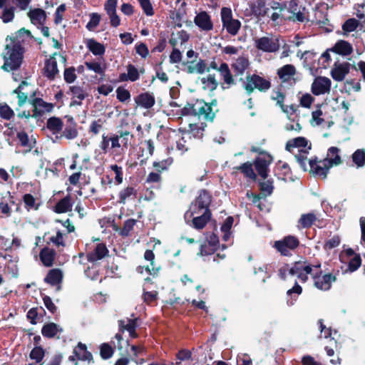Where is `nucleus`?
Returning <instances> with one entry per match:
<instances>
[{
  "mask_svg": "<svg viewBox=\"0 0 365 365\" xmlns=\"http://www.w3.org/2000/svg\"><path fill=\"white\" fill-rule=\"evenodd\" d=\"M24 49L19 42L13 41L7 44L3 54L4 63L1 66L6 71L19 69L23 62Z\"/></svg>",
  "mask_w": 365,
  "mask_h": 365,
  "instance_id": "nucleus-1",
  "label": "nucleus"
},
{
  "mask_svg": "<svg viewBox=\"0 0 365 365\" xmlns=\"http://www.w3.org/2000/svg\"><path fill=\"white\" fill-rule=\"evenodd\" d=\"M194 23L201 31L210 32L214 28L211 16L205 11H200L196 14Z\"/></svg>",
  "mask_w": 365,
  "mask_h": 365,
  "instance_id": "nucleus-10",
  "label": "nucleus"
},
{
  "mask_svg": "<svg viewBox=\"0 0 365 365\" xmlns=\"http://www.w3.org/2000/svg\"><path fill=\"white\" fill-rule=\"evenodd\" d=\"M137 191L133 187H127L119 192L118 202L125 204L127 200L135 197Z\"/></svg>",
  "mask_w": 365,
  "mask_h": 365,
  "instance_id": "nucleus-42",
  "label": "nucleus"
},
{
  "mask_svg": "<svg viewBox=\"0 0 365 365\" xmlns=\"http://www.w3.org/2000/svg\"><path fill=\"white\" fill-rule=\"evenodd\" d=\"M312 279H314V286L318 289L323 291L329 290L331 287V284L336 280L335 276L331 274L322 275V273L314 274Z\"/></svg>",
  "mask_w": 365,
  "mask_h": 365,
  "instance_id": "nucleus-13",
  "label": "nucleus"
},
{
  "mask_svg": "<svg viewBox=\"0 0 365 365\" xmlns=\"http://www.w3.org/2000/svg\"><path fill=\"white\" fill-rule=\"evenodd\" d=\"M309 163L311 171L314 174L322 177V178H325L327 177L329 169L332 167L329 164V161L324 160H320L319 162H317L314 160H310Z\"/></svg>",
  "mask_w": 365,
  "mask_h": 365,
  "instance_id": "nucleus-16",
  "label": "nucleus"
},
{
  "mask_svg": "<svg viewBox=\"0 0 365 365\" xmlns=\"http://www.w3.org/2000/svg\"><path fill=\"white\" fill-rule=\"evenodd\" d=\"M23 201L25 204L26 208L29 210L31 209L37 210L38 206L36 205V199L31 194H25L23 196Z\"/></svg>",
  "mask_w": 365,
  "mask_h": 365,
  "instance_id": "nucleus-59",
  "label": "nucleus"
},
{
  "mask_svg": "<svg viewBox=\"0 0 365 365\" xmlns=\"http://www.w3.org/2000/svg\"><path fill=\"white\" fill-rule=\"evenodd\" d=\"M136 220L133 219H128L124 222L123 227L120 232V235L127 237L129 235L130 231L133 229Z\"/></svg>",
  "mask_w": 365,
  "mask_h": 365,
  "instance_id": "nucleus-58",
  "label": "nucleus"
},
{
  "mask_svg": "<svg viewBox=\"0 0 365 365\" xmlns=\"http://www.w3.org/2000/svg\"><path fill=\"white\" fill-rule=\"evenodd\" d=\"M243 86L246 91L250 94L255 89L267 91L271 87V82L269 79L253 74L246 77Z\"/></svg>",
  "mask_w": 365,
  "mask_h": 365,
  "instance_id": "nucleus-6",
  "label": "nucleus"
},
{
  "mask_svg": "<svg viewBox=\"0 0 365 365\" xmlns=\"http://www.w3.org/2000/svg\"><path fill=\"white\" fill-rule=\"evenodd\" d=\"M272 160V158L268 154H261L255 160V165L256 170L263 179L267 177L268 167Z\"/></svg>",
  "mask_w": 365,
  "mask_h": 365,
  "instance_id": "nucleus-15",
  "label": "nucleus"
},
{
  "mask_svg": "<svg viewBox=\"0 0 365 365\" xmlns=\"http://www.w3.org/2000/svg\"><path fill=\"white\" fill-rule=\"evenodd\" d=\"M211 218V212L210 210H206L200 214H195L191 218L189 223L190 226L196 230L203 229Z\"/></svg>",
  "mask_w": 365,
  "mask_h": 365,
  "instance_id": "nucleus-14",
  "label": "nucleus"
},
{
  "mask_svg": "<svg viewBox=\"0 0 365 365\" xmlns=\"http://www.w3.org/2000/svg\"><path fill=\"white\" fill-rule=\"evenodd\" d=\"M32 105L34 108L35 112L39 115H41L46 112H50L53 108L52 103H46L43 101V99L38 98L33 100Z\"/></svg>",
  "mask_w": 365,
  "mask_h": 365,
  "instance_id": "nucleus-34",
  "label": "nucleus"
},
{
  "mask_svg": "<svg viewBox=\"0 0 365 365\" xmlns=\"http://www.w3.org/2000/svg\"><path fill=\"white\" fill-rule=\"evenodd\" d=\"M173 158H168L161 161H155L153 162V165L158 171H160L166 170L173 163Z\"/></svg>",
  "mask_w": 365,
  "mask_h": 365,
  "instance_id": "nucleus-62",
  "label": "nucleus"
},
{
  "mask_svg": "<svg viewBox=\"0 0 365 365\" xmlns=\"http://www.w3.org/2000/svg\"><path fill=\"white\" fill-rule=\"evenodd\" d=\"M0 18L4 23H9L14 18V8L13 6H4Z\"/></svg>",
  "mask_w": 365,
  "mask_h": 365,
  "instance_id": "nucleus-49",
  "label": "nucleus"
},
{
  "mask_svg": "<svg viewBox=\"0 0 365 365\" xmlns=\"http://www.w3.org/2000/svg\"><path fill=\"white\" fill-rule=\"evenodd\" d=\"M299 245V239L292 235L284 237L280 240L274 242V248L284 256H290L292 252Z\"/></svg>",
  "mask_w": 365,
  "mask_h": 365,
  "instance_id": "nucleus-7",
  "label": "nucleus"
},
{
  "mask_svg": "<svg viewBox=\"0 0 365 365\" xmlns=\"http://www.w3.org/2000/svg\"><path fill=\"white\" fill-rule=\"evenodd\" d=\"M252 14L257 18L269 16L270 8L267 6L265 0H256L250 4Z\"/></svg>",
  "mask_w": 365,
  "mask_h": 365,
  "instance_id": "nucleus-17",
  "label": "nucleus"
},
{
  "mask_svg": "<svg viewBox=\"0 0 365 365\" xmlns=\"http://www.w3.org/2000/svg\"><path fill=\"white\" fill-rule=\"evenodd\" d=\"M339 152L340 150L338 148L330 147L327 150V157L324 160L329 161L331 166L339 165L341 163Z\"/></svg>",
  "mask_w": 365,
  "mask_h": 365,
  "instance_id": "nucleus-36",
  "label": "nucleus"
},
{
  "mask_svg": "<svg viewBox=\"0 0 365 365\" xmlns=\"http://www.w3.org/2000/svg\"><path fill=\"white\" fill-rule=\"evenodd\" d=\"M350 64L347 62L343 63H335L331 71V77L336 81H341L349 73Z\"/></svg>",
  "mask_w": 365,
  "mask_h": 365,
  "instance_id": "nucleus-18",
  "label": "nucleus"
},
{
  "mask_svg": "<svg viewBox=\"0 0 365 365\" xmlns=\"http://www.w3.org/2000/svg\"><path fill=\"white\" fill-rule=\"evenodd\" d=\"M200 81L202 84V88L205 90L210 91L215 90L218 86L215 76L212 74H209L207 76L202 78Z\"/></svg>",
  "mask_w": 365,
  "mask_h": 365,
  "instance_id": "nucleus-40",
  "label": "nucleus"
},
{
  "mask_svg": "<svg viewBox=\"0 0 365 365\" xmlns=\"http://www.w3.org/2000/svg\"><path fill=\"white\" fill-rule=\"evenodd\" d=\"M62 331V328L53 322L44 324L41 329L42 335L46 338H53Z\"/></svg>",
  "mask_w": 365,
  "mask_h": 365,
  "instance_id": "nucleus-31",
  "label": "nucleus"
},
{
  "mask_svg": "<svg viewBox=\"0 0 365 365\" xmlns=\"http://www.w3.org/2000/svg\"><path fill=\"white\" fill-rule=\"evenodd\" d=\"M72 206L71 197L67 195L56 203L53 210L56 213H65L71 210Z\"/></svg>",
  "mask_w": 365,
  "mask_h": 365,
  "instance_id": "nucleus-35",
  "label": "nucleus"
},
{
  "mask_svg": "<svg viewBox=\"0 0 365 365\" xmlns=\"http://www.w3.org/2000/svg\"><path fill=\"white\" fill-rule=\"evenodd\" d=\"M85 65L86 68L90 70L94 71L97 74H103L105 71V67L98 61H90L86 62Z\"/></svg>",
  "mask_w": 365,
  "mask_h": 365,
  "instance_id": "nucleus-50",
  "label": "nucleus"
},
{
  "mask_svg": "<svg viewBox=\"0 0 365 365\" xmlns=\"http://www.w3.org/2000/svg\"><path fill=\"white\" fill-rule=\"evenodd\" d=\"M27 85H28L27 82L25 81H23L19 84L18 88H16L14 91V93H16L17 96H18L19 105L20 106H23L26 102V101H27V98H28L27 94L22 91L24 90V87L26 86Z\"/></svg>",
  "mask_w": 365,
  "mask_h": 365,
  "instance_id": "nucleus-47",
  "label": "nucleus"
},
{
  "mask_svg": "<svg viewBox=\"0 0 365 365\" xmlns=\"http://www.w3.org/2000/svg\"><path fill=\"white\" fill-rule=\"evenodd\" d=\"M330 51L341 56H349L353 52V47L351 43L344 40L338 41Z\"/></svg>",
  "mask_w": 365,
  "mask_h": 365,
  "instance_id": "nucleus-24",
  "label": "nucleus"
},
{
  "mask_svg": "<svg viewBox=\"0 0 365 365\" xmlns=\"http://www.w3.org/2000/svg\"><path fill=\"white\" fill-rule=\"evenodd\" d=\"M135 103L142 108L149 109L155 105V100L153 94L144 93L135 98Z\"/></svg>",
  "mask_w": 365,
  "mask_h": 365,
  "instance_id": "nucleus-29",
  "label": "nucleus"
},
{
  "mask_svg": "<svg viewBox=\"0 0 365 365\" xmlns=\"http://www.w3.org/2000/svg\"><path fill=\"white\" fill-rule=\"evenodd\" d=\"M86 46L88 50L96 56H101L105 53V47L103 44L97 42L94 39H89L87 41Z\"/></svg>",
  "mask_w": 365,
  "mask_h": 365,
  "instance_id": "nucleus-41",
  "label": "nucleus"
},
{
  "mask_svg": "<svg viewBox=\"0 0 365 365\" xmlns=\"http://www.w3.org/2000/svg\"><path fill=\"white\" fill-rule=\"evenodd\" d=\"M140 78V73L138 70L132 64H128L127 66V73H123L119 76L118 81H131L134 82Z\"/></svg>",
  "mask_w": 365,
  "mask_h": 365,
  "instance_id": "nucleus-28",
  "label": "nucleus"
},
{
  "mask_svg": "<svg viewBox=\"0 0 365 365\" xmlns=\"http://www.w3.org/2000/svg\"><path fill=\"white\" fill-rule=\"evenodd\" d=\"M73 354L79 360L88 361V362H91L93 360L92 354L87 351L86 345L81 342H79L75 347Z\"/></svg>",
  "mask_w": 365,
  "mask_h": 365,
  "instance_id": "nucleus-33",
  "label": "nucleus"
},
{
  "mask_svg": "<svg viewBox=\"0 0 365 365\" xmlns=\"http://www.w3.org/2000/svg\"><path fill=\"white\" fill-rule=\"evenodd\" d=\"M78 133L76 122L73 118L68 117L67 119V124L63 131L62 135L66 139L72 140L78 136Z\"/></svg>",
  "mask_w": 365,
  "mask_h": 365,
  "instance_id": "nucleus-30",
  "label": "nucleus"
},
{
  "mask_svg": "<svg viewBox=\"0 0 365 365\" xmlns=\"http://www.w3.org/2000/svg\"><path fill=\"white\" fill-rule=\"evenodd\" d=\"M31 22L38 28L44 25L46 21V11L42 9H33L28 12Z\"/></svg>",
  "mask_w": 365,
  "mask_h": 365,
  "instance_id": "nucleus-19",
  "label": "nucleus"
},
{
  "mask_svg": "<svg viewBox=\"0 0 365 365\" xmlns=\"http://www.w3.org/2000/svg\"><path fill=\"white\" fill-rule=\"evenodd\" d=\"M250 66L249 59L246 56H240L231 64L236 75H242Z\"/></svg>",
  "mask_w": 365,
  "mask_h": 365,
  "instance_id": "nucleus-26",
  "label": "nucleus"
},
{
  "mask_svg": "<svg viewBox=\"0 0 365 365\" xmlns=\"http://www.w3.org/2000/svg\"><path fill=\"white\" fill-rule=\"evenodd\" d=\"M138 318L135 319H125L119 321V327L120 330L122 331H133V329H135L138 327L137 324Z\"/></svg>",
  "mask_w": 365,
  "mask_h": 365,
  "instance_id": "nucleus-45",
  "label": "nucleus"
},
{
  "mask_svg": "<svg viewBox=\"0 0 365 365\" xmlns=\"http://www.w3.org/2000/svg\"><path fill=\"white\" fill-rule=\"evenodd\" d=\"M110 169L113 170L115 175V182L116 185H120L123 181V168L118 165H110Z\"/></svg>",
  "mask_w": 365,
  "mask_h": 365,
  "instance_id": "nucleus-55",
  "label": "nucleus"
},
{
  "mask_svg": "<svg viewBox=\"0 0 365 365\" xmlns=\"http://www.w3.org/2000/svg\"><path fill=\"white\" fill-rule=\"evenodd\" d=\"M308 145L307 140L304 137L295 138L289 140L286 144V149L290 152L294 153V149L298 150H310L311 146Z\"/></svg>",
  "mask_w": 365,
  "mask_h": 365,
  "instance_id": "nucleus-21",
  "label": "nucleus"
},
{
  "mask_svg": "<svg viewBox=\"0 0 365 365\" xmlns=\"http://www.w3.org/2000/svg\"><path fill=\"white\" fill-rule=\"evenodd\" d=\"M182 115L203 116L205 119L212 120L214 118L212 108L203 101H196L192 104H187L181 109Z\"/></svg>",
  "mask_w": 365,
  "mask_h": 365,
  "instance_id": "nucleus-3",
  "label": "nucleus"
},
{
  "mask_svg": "<svg viewBox=\"0 0 365 365\" xmlns=\"http://www.w3.org/2000/svg\"><path fill=\"white\" fill-rule=\"evenodd\" d=\"M36 143L35 138L33 135L29 136L24 130L16 132V139L14 145L24 148L25 153L31 151L36 145Z\"/></svg>",
  "mask_w": 365,
  "mask_h": 365,
  "instance_id": "nucleus-11",
  "label": "nucleus"
},
{
  "mask_svg": "<svg viewBox=\"0 0 365 365\" xmlns=\"http://www.w3.org/2000/svg\"><path fill=\"white\" fill-rule=\"evenodd\" d=\"M108 253L106 246L103 243H98L93 251L88 253L87 257L90 262H96L103 259Z\"/></svg>",
  "mask_w": 365,
  "mask_h": 365,
  "instance_id": "nucleus-23",
  "label": "nucleus"
},
{
  "mask_svg": "<svg viewBox=\"0 0 365 365\" xmlns=\"http://www.w3.org/2000/svg\"><path fill=\"white\" fill-rule=\"evenodd\" d=\"M277 75L282 82L291 81L296 74V68L292 64H287L277 70Z\"/></svg>",
  "mask_w": 365,
  "mask_h": 365,
  "instance_id": "nucleus-27",
  "label": "nucleus"
},
{
  "mask_svg": "<svg viewBox=\"0 0 365 365\" xmlns=\"http://www.w3.org/2000/svg\"><path fill=\"white\" fill-rule=\"evenodd\" d=\"M105 120L101 118L93 120L89 126V133H91L93 135H98L100 133V130L102 129Z\"/></svg>",
  "mask_w": 365,
  "mask_h": 365,
  "instance_id": "nucleus-54",
  "label": "nucleus"
},
{
  "mask_svg": "<svg viewBox=\"0 0 365 365\" xmlns=\"http://www.w3.org/2000/svg\"><path fill=\"white\" fill-rule=\"evenodd\" d=\"M220 16L223 29H225L231 36H236L238 34L242 24L238 19L233 18L231 9L228 7L222 8L220 11Z\"/></svg>",
  "mask_w": 365,
  "mask_h": 365,
  "instance_id": "nucleus-5",
  "label": "nucleus"
},
{
  "mask_svg": "<svg viewBox=\"0 0 365 365\" xmlns=\"http://www.w3.org/2000/svg\"><path fill=\"white\" fill-rule=\"evenodd\" d=\"M218 71L223 80L222 88H229L235 84L234 78L227 63H222L219 66Z\"/></svg>",
  "mask_w": 365,
  "mask_h": 365,
  "instance_id": "nucleus-20",
  "label": "nucleus"
},
{
  "mask_svg": "<svg viewBox=\"0 0 365 365\" xmlns=\"http://www.w3.org/2000/svg\"><path fill=\"white\" fill-rule=\"evenodd\" d=\"M254 44L255 48L265 53H275L279 51L280 47L278 38H269L268 36L256 38Z\"/></svg>",
  "mask_w": 365,
  "mask_h": 365,
  "instance_id": "nucleus-8",
  "label": "nucleus"
},
{
  "mask_svg": "<svg viewBox=\"0 0 365 365\" xmlns=\"http://www.w3.org/2000/svg\"><path fill=\"white\" fill-rule=\"evenodd\" d=\"M57 55L58 53H55L53 56H50V58L45 61L44 67L43 68V76L51 81L54 80L58 74L57 61L56 58V56ZM58 56L66 61V58L60 54H58Z\"/></svg>",
  "mask_w": 365,
  "mask_h": 365,
  "instance_id": "nucleus-9",
  "label": "nucleus"
},
{
  "mask_svg": "<svg viewBox=\"0 0 365 365\" xmlns=\"http://www.w3.org/2000/svg\"><path fill=\"white\" fill-rule=\"evenodd\" d=\"M302 289L301 286H299L297 283L294 284V286L289 289L287 292V294L288 297H290L293 300L289 302L288 301V303L290 305H292L294 304L293 301L296 300V298L302 293Z\"/></svg>",
  "mask_w": 365,
  "mask_h": 365,
  "instance_id": "nucleus-57",
  "label": "nucleus"
},
{
  "mask_svg": "<svg viewBox=\"0 0 365 365\" xmlns=\"http://www.w3.org/2000/svg\"><path fill=\"white\" fill-rule=\"evenodd\" d=\"M331 80L327 77H317L312 85V92L315 96L329 93L331 89Z\"/></svg>",
  "mask_w": 365,
  "mask_h": 365,
  "instance_id": "nucleus-12",
  "label": "nucleus"
},
{
  "mask_svg": "<svg viewBox=\"0 0 365 365\" xmlns=\"http://www.w3.org/2000/svg\"><path fill=\"white\" fill-rule=\"evenodd\" d=\"M240 170L248 178L255 179L256 175L252 168V165L250 163H245L240 167Z\"/></svg>",
  "mask_w": 365,
  "mask_h": 365,
  "instance_id": "nucleus-64",
  "label": "nucleus"
},
{
  "mask_svg": "<svg viewBox=\"0 0 365 365\" xmlns=\"http://www.w3.org/2000/svg\"><path fill=\"white\" fill-rule=\"evenodd\" d=\"M211 202V197L209 193L205 190H202L198 197L190 207V209L185 212L184 218L186 223H189L190 218L195 214H200L206 210H209L208 207Z\"/></svg>",
  "mask_w": 365,
  "mask_h": 365,
  "instance_id": "nucleus-4",
  "label": "nucleus"
},
{
  "mask_svg": "<svg viewBox=\"0 0 365 365\" xmlns=\"http://www.w3.org/2000/svg\"><path fill=\"white\" fill-rule=\"evenodd\" d=\"M138 1L143 12L148 16L154 15L153 7L150 0H138Z\"/></svg>",
  "mask_w": 365,
  "mask_h": 365,
  "instance_id": "nucleus-60",
  "label": "nucleus"
},
{
  "mask_svg": "<svg viewBox=\"0 0 365 365\" xmlns=\"http://www.w3.org/2000/svg\"><path fill=\"white\" fill-rule=\"evenodd\" d=\"M293 271L294 276H296L302 282L307 281L308 275L312 277L314 274L322 272L320 262L311 264L307 261H298L293 263Z\"/></svg>",
  "mask_w": 365,
  "mask_h": 365,
  "instance_id": "nucleus-2",
  "label": "nucleus"
},
{
  "mask_svg": "<svg viewBox=\"0 0 365 365\" xmlns=\"http://www.w3.org/2000/svg\"><path fill=\"white\" fill-rule=\"evenodd\" d=\"M116 97L119 101L123 103L130 98V93L128 90L123 87H118L116 89Z\"/></svg>",
  "mask_w": 365,
  "mask_h": 365,
  "instance_id": "nucleus-63",
  "label": "nucleus"
},
{
  "mask_svg": "<svg viewBox=\"0 0 365 365\" xmlns=\"http://www.w3.org/2000/svg\"><path fill=\"white\" fill-rule=\"evenodd\" d=\"M63 126V121L59 118L51 117L47 120L46 128L54 135L59 133Z\"/></svg>",
  "mask_w": 365,
  "mask_h": 365,
  "instance_id": "nucleus-38",
  "label": "nucleus"
},
{
  "mask_svg": "<svg viewBox=\"0 0 365 365\" xmlns=\"http://www.w3.org/2000/svg\"><path fill=\"white\" fill-rule=\"evenodd\" d=\"M359 26V22L356 19L351 18L347 19L342 25L344 35L347 36L350 32L355 31Z\"/></svg>",
  "mask_w": 365,
  "mask_h": 365,
  "instance_id": "nucleus-48",
  "label": "nucleus"
},
{
  "mask_svg": "<svg viewBox=\"0 0 365 365\" xmlns=\"http://www.w3.org/2000/svg\"><path fill=\"white\" fill-rule=\"evenodd\" d=\"M278 274L282 279L285 280L288 276H294L293 264H284L279 269Z\"/></svg>",
  "mask_w": 365,
  "mask_h": 365,
  "instance_id": "nucleus-53",
  "label": "nucleus"
},
{
  "mask_svg": "<svg viewBox=\"0 0 365 365\" xmlns=\"http://www.w3.org/2000/svg\"><path fill=\"white\" fill-rule=\"evenodd\" d=\"M316 220L317 216L314 213L303 214L298 220L297 226L299 228H309Z\"/></svg>",
  "mask_w": 365,
  "mask_h": 365,
  "instance_id": "nucleus-39",
  "label": "nucleus"
},
{
  "mask_svg": "<svg viewBox=\"0 0 365 365\" xmlns=\"http://www.w3.org/2000/svg\"><path fill=\"white\" fill-rule=\"evenodd\" d=\"M56 252L50 248H43L39 255L40 259L46 267H51L55 258Z\"/></svg>",
  "mask_w": 365,
  "mask_h": 365,
  "instance_id": "nucleus-37",
  "label": "nucleus"
},
{
  "mask_svg": "<svg viewBox=\"0 0 365 365\" xmlns=\"http://www.w3.org/2000/svg\"><path fill=\"white\" fill-rule=\"evenodd\" d=\"M44 356V350L41 346L34 348L30 353V358L36 361V364L41 361Z\"/></svg>",
  "mask_w": 365,
  "mask_h": 365,
  "instance_id": "nucleus-56",
  "label": "nucleus"
},
{
  "mask_svg": "<svg viewBox=\"0 0 365 365\" xmlns=\"http://www.w3.org/2000/svg\"><path fill=\"white\" fill-rule=\"evenodd\" d=\"M294 158L297 160V161L298 162L300 167L304 170H307L306 162H307V155L309 153V150H298V151H297V153L294 152Z\"/></svg>",
  "mask_w": 365,
  "mask_h": 365,
  "instance_id": "nucleus-46",
  "label": "nucleus"
},
{
  "mask_svg": "<svg viewBox=\"0 0 365 365\" xmlns=\"http://www.w3.org/2000/svg\"><path fill=\"white\" fill-rule=\"evenodd\" d=\"M186 71L188 73L202 74L205 71H209V68H207L205 61L200 59L195 66H188L186 68Z\"/></svg>",
  "mask_w": 365,
  "mask_h": 365,
  "instance_id": "nucleus-43",
  "label": "nucleus"
},
{
  "mask_svg": "<svg viewBox=\"0 0 365 365\" xmlns=\"http://www.w3.org/2000/svg\"><path fill=\"white\" fill-rule=\"evenodd\" d=\"M68 93L72 96L71 106H81L82 101L86 97L83 88L77 86H70Z\"/></svg>",
  "mask_w": 365,
  "mask_h": 365,
  "instance_id": "nucleus-25",
  "label": "nucleus"
},
{
  "mask_svg": "<svg viewBox=\"0 0 365 365\" xmlns=\"http://www.w3.org/2000/svg\"><path fill=\"white\" fill-rule=\"evenodd\" d=\"M269 8L274 11V12L268 16L272 21L276 22L282 18V11L285 9V4L279 1H272L269 4Z\"/></svg>",
  "mask_w": 365,
  "mask_h": 365,
  "instance_id": "nucleus-32",
  "label": "nucleus"
},
{
  "mask_svg": "<svg viewBox=\"0 0 365 365\" xmlns=\"http://www.w3.org/2000/svg\"><path fill=\"white\" fill-rule=\"evenodd\" d=\"M101 21V15L98 13H91L90 14V21L86 24V29L88 31H93Z\"/></svg>",
  "mask_w": 365,
  "mask_h": 365,
  "instance_id": "nucleus-51",
  "label": "nucleus"
},
{
  "mask_svg": "<svg viewBox=\"0 0 365 365\" xmlns=\"http://www.w3.org/2000/svg\"><path fill=\"white\" fill-rule=\"evenodd\" d=\"M352 161L357 168L365 165V150L357 149L351 155Z\"/></svg>",
  "mask_w": 365,
  "mask_h": 365,
  "instance_id": "nucleus-44",
  "label": "nucleus"
},
{
  "mask_svg": "<svg viewBox=\"0 0 365 365\" xmlns=\"http://www.w3.org/2000/svg\"><path fill=\"white\" fill-rule=\"evenodd\" d=\"M14 115V110L8 105H0V116L2 118L10 120Z\"/></svg>",
  "mask_w": 365,
  "mask_h": 365,
  "instance_id": "nucleus-61",
  "label": "nucleus"
},
{
  "mask_svg": "<svg viewBox=\"0 0 365 365\" xmlns=\"http://www.w3.org/2000/svg\"><path fill=\"white\" fill-rule=\"evenodd\" d=\"M297 4L295 1H292L290 2V10L291 12L294 14L295 16V19L300 22H302L305 19V14L304 10L305 9L303 8L302 10H298L297 9Z\"/></svg>",
  "mask_w": 365,
  "mask_h": 365,
  "instance_id": "nucleus-52",
  "label": "nucleus"
},
{
  "mask_svg": "<svg viewBox=\"0 0 365 365\" xmlns=\"http://www.w3.org/2000/svg\"><path fill=\"white\" fill-rule=\"evenodd\" d=\"M63 279V272L59 269H52L49 270L44 279L45 282L51 286H56L57 290L60 289V284Z\"/></svg>",
  "mask_w": 365,
  "mask_h": 365,
  "instance_id": "nucleus-22",
  "label": "nucleus"
}]
</instances>
